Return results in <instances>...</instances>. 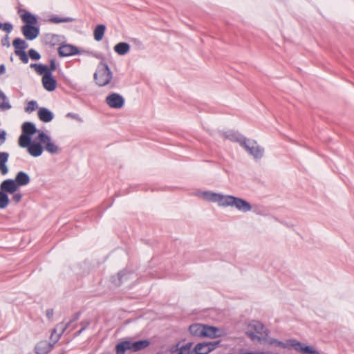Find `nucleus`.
Here are the masks:
<instances>
[{
    "instance_id": "f257e3e1",
    "label": "nucleus",
    "mask_w": 354,
    "mask_h": 354,
    "mask_svg": "<svg viewBox=\"0 0 354 354\" xmlns=\"http://www.w3.org/2000/svg\"><path fill=\"white\" fill-rule=\"evenodd\" d=\"M68 325L63 323L58 324L53 330L50 339V342L46 340L40 341L35 348L37 354H48L54 348L55 344L59 341L62 335L68 328Z\"/></svg>"
},
{
    "instance_id": "f03ea898",
    "label": "nucleus",
    "mask_w": 354,
    "mask_h": 354,
    "mask_svg": "<svg viewBox=\"0 0 354 354\" xmlns=\"http://www.w3.org/2000/svg\"><path fill=\"white\" fill-rule=\"evenodd\" d=\"M270 344L281 347L283 348H294L295 351L301 353V354H320L312 346L306 345L304 343L297 340L296 339H288L286 341V342L279 341L277 339H272L270 342Z\"/></svg>"
},
{
    "instance_id": "7ed1b4c3",
    "label": "nucleus",
    "mask_w": 354,
    "mask_h": 354,
    "mask_svg": "<svg viewBox=\"0 0 354 354\" xmlns=\"http://www.w3.org/2000/svg\"><path fill=\"white\" fill-rule=\"evenodd\" d=\"M189 330L193 336L197 337L216 338L221 335L218 328L198 323L190 325Z\"/></svg>"
},
{
    "instance_id": "20e7f679",
    "label": "nucleus",
    "mask_w": 354,
    "mask_h": 354,
    "mask_svg": "<svg viewBox=\"0 0 354 354\" xmlns=\"http://www.w3.org/2000/svg\"><path fill=\"white\" fill-rule=\"evenodd\" d=\"M113 77V73L106 62H100L93 75V79L97 85L100 87L108 85Z\"/></svg>"
},
{
    "instance_id": "39448f33",
    "label": "nucleus",
    "mask_w": 354,
    "mask_h": 354,
    "mask_svg": "<svg viewBox=\"0 0 354 354\" xmlns=\"http://www.w3.org/2000/svg\"><path fill=\"white\" fill-rule=\"evenodd\" d=\"M227 206L234 207L243 212H250L252 208L251 204L247 201L231 195H225L224 207Z\"/></svg>"
},
{
    "instance_id": "423d86ee",
    "label": "nucleus",
    "mask_w": 354,
    "mask_h": 354,
    "mask_svg": "<svg viewBox=\"0 0 354 354\" xmlns=\"http://www.w3.org/2000/svg\"><path fill=\"white\" fill-rule=\"evenodd\" d=\"M254 159H261L264 154V149L258 145L255 140L245 138L241 146Z\"/></svg>"
},
{
    "instance_id": "0eeeda50",
    "label": "nucleus",
    "mask_w": 354,
    "mask_h": 354,
    "mask_svg": "<svg viewBox=\"0 0 354 354\" xmlns=\"http://www.w3.org/2000/svg\"><path fill=\"white\" fill-rule=\"evenodd\" d=\"M37 139L44 145V149L51 154L59 152V149L55 143L51 142L50 137L44 131H39Z\"/></svg>"
},
{
    "instance_id": "6e6552de",
    "label": "nucleus",
    "mask_w": 354,
    "mask_h": 354,
    "mask_svg": "<svg viewBox=\"0 0 354 354\" xmlns=\"http://www.w3.org/2000/svg\"><path fill=\"white\" fill-rule=\"evenodd\" d=\"M198 195L206 201L217 203L219 206L224 207L225 195L210 191L200 192Z\"/></svg>"
},
{
    "instance_id": "1a4fd4ad",
    "label": "nucleus",
    "mask_w": 354,
    "mask_h": 354,
    "mask_svg": "<svg viewBox=\"0 0 354 354\" xmlns=\"http://www.w3.org/2000/svg\"><path fill=\"white\" fill-rule=\"evenodd\" d=\"M220 343V340L198 343L194 348V352L195 354H208L216 348Z\"/></svg>"
},
{
    "instance_id": "9d476101",
    "label": "nucleus",
    "mask_w": 354,
    "mask_h": 354,
    "mask_svg": "<svg viewBox=\"0 0 354 354\" xmlns=\"http://www.w3.org/2000/svg\"><path fill=\"white\" fill-rule=\"evenodd\" d=\"M49 62V66L42 64L32 63L30 65V67L34 68L39 75H41L43 73L53 74V71H55L57 68L55 60L54 59H50Z\"/></svg>"
},
{
    "instance_id": "9b49d317",
    "label": "nucleus",
    "mask_w": 354,
    "mask_h": 354,
    "mask_svg": "<svg viewBox=\"0 0 354 354\" xmlns=\"http://www.w3.org/2000/svg\"><path fill=\"white\" fill-rule=\"evenodd\" d=\"M106 103L113 109H119L124 106V97L117 93H113L109 95L105 99Z\"/></svg>"
},
{
    "instance_id": "f8f14e48",
    "label": "nucleus",
    "mask_w": 354,
    "mask_h": 354,
    "mask_svg": "<svg viewBox=\"0 0 354 354\" xmlns=\"http://www.w3.org/2000/svg\"><path fill=\"white\" fill-rule=\"evenodd\" d=\"M249 326L251 329H253L254 331H248L247 332V334L253 340H254L255 339H260V337L255 335L254 333L259 334L261 335L263 334H267L265 326L259 321H253L249 325Z\"/></svg>"
},
{
    "instance_id": "ddd939ff",
    "label": "nucleus",
    "mask_w": 354,
    "mask_h": 354,
    "mask_svg": "<svg viewBox=\"0 0 354 354\" xmlns=\"http://www.w3.org/2000/svg\"><path fill=\"white\" fill-rule=\"evenodd\" d=\"M21 32L27 40H34L39 35V28L36 26L24 24L21 26Z\"/></svg>"
},
{
    "instance_id": "4468645a",
    "label": "nucleus",
    "mask_w": 354,
    "mask_h": 354,
    "mask_svg": "<svg viewBox=\"0 0 354 354\" xmlns=\"http://www.w3.org/2000/svg\"><path fill=\"white\" fill-rule=\"evenodd\" d=\"M58 54L60 57H68L80 54L79 48L71 44L61 45L58 48Z\"/></svg>"
},
{
    "instance_id": "2eb2a0df",
    "label": "nucleus",
    "mask_w": 354,
    "mask_h": 354,
    "mask_svg": "<svg viewBox=\"0 0 354 354\" xmlns=\"http://www.w3.org/2000/svg\"><path fill=\"white\" fill-rule=\"evenodd\" d=\"M64 39V37L53 34V33H47L44 37V43L45 45L53 48L55 46L61 44L62 42V39Z\"/></svg>"
},
{
    "instance_id": "dca6fc26",
    "label": "nucleus",
    "mask_w": 354,
    "mask_h": 354,
    "mask_svg": "<svg viewBox=\"0 0 354 354\" xmlns=\"http://www.w3.org/2000/svg\"><path fill=\"white\" fill-rule=\"evenodd\" d=\"M41 79L44 88L48 91H53L57 87V81L53 77V74L43 73Z\"/></svg>"
},
{
    "instance_id": "f3484780",
    "label": "nucleus",
    "mask_w": 354,
    "mask_h": 354,
    "mask_svg": "<svg viewBox=\"0 0 354 354\" xmlns=\"http://www.w3.org/2000/svg\"><path fill=\"white\" fill-rule=\"evenodd\" d=\"M19 186L13 179L4 180L0 185V189L6 194H15Z\"/></svg>"
},
{
    "instance_id": "a211bd4d",
    "label": "nucleus",
    "mask_w": 354,
    "mask_h": 354,
    "mask_svg": "<svg viewBox=\"0 0 354 354\" xmlns=\"http://www.w3.org/2000/svg\"><path fill=\"white\" fill-rule=\"evenodd\" d=\"M19 12H21L20 17L21 20L26 23V24H30L35 26L37 24L38 20L35 15L26 10H19Z\"/></svg>"
},
{
    "instance_id": "6ab92c4d",
    "label": "nucleus",
    "mask_w": 354,
    "mask_h": 354,
    "mask_svg": "<svg viewBox=\"0 0 354 354\" xmlns=\"http://www.w3.org/2000/svg\"><path fill=\"white\" fill-rule=\"evenodd\" d=\"M223 135L226 139H228L232 142L239 143L241 147L246 138L245 136L240 133L232 131L230 132H225Z\"/></svg>"
},
{
    "instance_id": "aec40b11",
    "label": "nucleus",
    "mask_w": 354,
    "mask_h": 354,
    "mask_svg": "<svg viewBox=\"0 0 354 354\" xmlns=\"http://www.w3.org/2000/svg\"><path fill=\"white\" fill-rule=\"evenodd\" d=\"M37 115L39 120L44 122H50L54 117L53 112L45 107L39 108Z\"/></svg>"
},
{
    "instance_id": "412c9836",
    "label": "nucleus",
    "mask_w": 354,
    "mask_h": 354,
    "mask_svg": "<svg viewBox=\"0 0 354 354\" xmlns=\"http://www.w3.org/2000/svg\"><path fill=\"white\" fill-rule=\"evenodd\" d=\"M28 151L33 157L40 156L44 151L42 142H40L39 140L37 142H33L32 145L29 146Z\"/></svg>"
},
{
    "instance_id": "4be33fe9",
    "label": "nucleus",
    "mask_w": 354,
    "mask_h": 354,
    "mask_svg": "<svg viewBox=\"0 0 354 354\" xmlns=\"http://www.w3.org/2000/svg\"><path fill=\"white\" fill-rule=\"evenodd\" d=\"M150 345V341L148 339H140L138 341H131V352H138L145 349Z\"/></svg>"
},
{
    "instance_id": "5701e85b",
    "label": "nucleus",
    "mask_w": 354,
    "mask_h": 354,
    "mask_svg": "<svg viewBox=\"0 0 354 354\" xmlns=\"http://www.w3.org/2000/svg\"><path fill=\"white\" fill-rule=\"evenodd\" d=\"M22 133L24 135H26L32 137L35 133L37 131L39 132L36 128V126L34 123L31 122H26L22 125Z\"/></svg>"
},
{
    "instance_id": "b1692460",
    "label": "nucleus",
    "mask_w": 354,
    "mask_h": 354,
    "mask_svg": "<svg viewBox=\"0 0 354 354\" xmlns=\"http://www.w3.org/2000/svg\"><path fill=\"white\" fill-rule=\"evenodd\" d=\"M15 180L18 186H24L30 183V178L28 174L20 171L17 174Z\"/></svg>"
},
{
    "instance_id": "393cba45",
    "label": "nucleus",
    "mask_w": 354,
    "mask_h": 354,
    "mask_svg": "<svg viewBox=\"0 0 354 354\" xmlns=\"http://www.w3.org/2000/svg\"><path fill=\"white\" fill-rule=\"evenodd\" d=\"M127 351H131L130 340L122 341L116 344V346H115L116 354H125Z\"/></svg>"
},
{
    "instance_id": "a878e982",
    "label": "nucleus",
    "mask_w": 354,
    "mask_h": 354,
    "mask_svg": "<svg viewBox=\"0 0 354 354\" xmlns=\"http://www.w3.org/2000/svg\"><path fill=\"white\" fill-rule=\"evenodd\" d=\"M9 158L8 152H0V171L2 175H6L8 172V168L6 165Z\"/></svg>"
},
{
    "instance_id": "bb28decb",
    "label": "nucleus",
    "mask_w": 354,
    "mask_h": 354,
    "mask_svg": "<svg viewBox=\"0 0 354 354\" xmlns=\"http://www.w3.org/2000/svg\"><path fill=\"white\" fill-rule=\"evenodd\" d=\"M130 45L127 42H120L114 46V50L120 55H124L130 50Z\"/></svg>"
},
{
    "instance_id": "cd10ccee",
    "label": "nucleus",
    "mask_w": 354,
    "mask_h": 354,
    "mask_svg": "<svg viewBox=\"0 0 354 354\" xmlns=\"http://www.w3.org/2000/svg\"><path fill=\"white\" fill-rule=\"evenodd\" d=\"M106 30V26L104 24L97 25L93 31L94 39L97 41H100L102 39Z\"/></svg>"
},
{
    "instance_id": "c85d7f7f",
    "label": "nucleus",
    "mask_w": 354,
    "mask_h": 354,
    "mask_svg": "<svg viewBox=\"0 0 354 354\" xmlns=\"http://www.w3.org/2000/svg\"><path fill=\"white\" fill-rule=\"evenodd\" d=\"M12 46L15 48V50H24L28 48V45L26 41L21 38H15L12 41Z\"/></svg>"
},
{
    "instance_id": "c756f323",
    "label": "nucleus",
    "mask_w": 354,
    "mask_h": 354,
    "mask_svg": "<svg viewBox=\"0 0 354 354\" xmlns=\"http://www.w3.org/2000/svg\"><path fill=\"white\" fill-rule=\"evenodd\" d=\"M32 137L21 134L19 138V145L22 148L28 149L29 146L32 145Z\"/></svg>"
},
{
    "instance_id": "7c9ffc66",
    "label": "nucleus",
    "mask_w": 354,
    "mask_h": 354,
    "mask_svg": "<svg viewBox=\"0 0 354 354\" xmlns=\"http://www.w3.org/2000/svg\"><path fill=\"white\" fill-rule=\"evenodd\" d=\"M10 202L8 194L0 189V209L6 208Z\"/></svg>"
},
{
    "instance_id": "2f4dec72",
    "label": "nucleus",
    "mask_w": 354,
    "mask_h": 354,
    "mask_svg": "<svg viewBox=\"0 0 354 354\" xmlns=\"http://www.w3.org/2000/svg\"><path fill=\"white\" fill-rule=\"evenodd\" d=\"M50 22L54 24H59V23H66V22H72L74 21L73 18L71 17H59L57 16H53L48 19Z\"/></svg>"
},
{
    "instance_id": "473e14b6",
    "label": "nucleus",
    "mask_w": 354,
    "mask_h": 354,
    "mask_svg": "<svg viewBox=\"0 0 354 354\" xmlns=\"http://www.w3.org/2000/svg\"><path fill=\"white\" fill-rule=\"evenodd\" d=\"M15 53L16 55L19 57V59L24 64H27L29 61L28 56L27 53L24 50H15Z\"/></svg>"
},
{
    "instance_id": "72a5a7b5",
    "label": "nucleus",
    "mask_w": 354,
    "mask_h": 354,
    "mask_svg": "<svg viewBox=\"0 0 354 354\" xmlns=\"http://www.w3.org/2000/svg\"><path fill=\"white\" fill-rule=\"evenodd\" d=\"M37 109V103L35 100L30 101L28 103L27 106L25 108V111L27 113H31Z\"/></svg>"
},
{
    "instance_id": "f704fd0d",
    "label": "nucleus",
    "mask_w": 354,
    "mask_h": 354,
    "mask_svg": "<svg viewBox=\"0 0 354 354\" xmlns=\"http://www.w3.org/2000/svg\"><path fill=\"white\" fill-rule=\"evenodd\" d=\"M28 55L33 60H39L41 58L40 54L33 48L28 50Z\"/></svg>"
},
{
    "instance_id": "c9c22d12",
    "label": "nucleus",
    "mask_w": 354,
    "mask_h": 354,
    "mask_svg": "<svg viewBox=\"0 0 354 354\" xmlns=\"http://www.w3.org/2000/svg\"><path fill=\"white\" fill-rule=\"evenodd\" d=\"M12 201L16 203H18L21 201L22 198V194L20 192H15V194H12Z\"/></svg>"
},
{
    "instance_id": "e433bc0d",
    "label": "nucleus",
    "mask_w": 354,
    "mask_h": 354,
    "mask_svg": "<svg viewBox=\"0 0 354 354\" xmlns=\"http://www.w3.org/2000/svg\"><path fill=\"white\" fill-rule=\"evenodd\" d=\"M1 28H3V30H5L7 33H10L12 31L13 26L10 23L6 22L3 24Z\"/></svg>"
},
{
    "instance_id": "4c0bfd02",
    "label": "nucleus",
    "mask_w": 354,
    "mask_h": 354,
    "mask_svg": "<svg viewBox=\"0 0 354 354\" xmlns=\"http://www.w3.org/2000/svg\"><path fill=\"white\" fill-rule=\"evenodd\" d=\"M81 326H82V328L81 329L77 332V335H80L83 330H84L90 324V322H82L80 323Z\"/></svg>"
},
{
    "instance_id": "58836bf2",
    "label": "nucleus",
    "mask_w": 354,
    "mask_h": 354,
    "mask_svg": "<svg viewBox=\"0 0 354 354\" xmlns=\"http://www.w3.org/2000/svg\"><path fill=\"white\" fill-rule=\"evenodd\" d=\"M192 347V343L188 342V343L185 344V345L182 346L180 348L186 351L189 354H191L192 353V351H191Z\"/></svg>"
},
{
    "instance_id": "ea45409f",
    "label": "nucleus",
    "mask_w": 354,
    "mask_h": 354,
    "mask_svg": "<svg viewBox=\"0 0 354 354\" xmlns=\"http://www.w3.org/2000/svg\"><path fill=\"white\" fill-rule=\"evenodd\" d=\"M6 139V133L4 130L0 129V145L3 144Z\"/></svg>"
},
{
    "instance_id": "a19ab883",
    "label": "nucleus",
    "mask_w": 354,
    "mask_h": 354,
    "mask_svg": "<svg viewBox=\"0 0 354 354\" xmlns=\"http://www.w3.org/2000/svg\"><path fill=\"white\" fill-rule=\"evenodd\" d=\"M80 317V312H77L75 314H74V315L73 316V318L70 320V322H68L66 325H68V328L70 326V324L73 322H75L77 321V319H79Z\"/></svg>"
},
{
    "instance_id": "79ce46f5",
    "label": "nucleus",
    "mask_w": 354,
    "mask_h": 354,
    "mask_svg": "<svg viewBox=\"0 0 354 354\" xmlns=\"http://www.w3.org/2000/svg\"><path fill=\"white\" fill-rule=\"evenodd\" d=\"M1 44L3 46H7V47L10 46V41H9V37H8V35H6L3 38H2Z\"/></svg>"
},
{
    "instance_id": "37998d69",
    "label": "nucleus",
    "mask_w": 354,
    "mask_h": 354,
    "mask_svg": "<svg viewBox=\"0 0 354 354\" xmlns=\"http://www.w3.org/2000/svg\"><path fill=\"white\" fill-rule=\"evenodd\" d=\"M0 107L3 110H8L11 109V105L8 102H3L1 104H0Z\"/></svg>"
},
{
    "instance_id": "c03bdc74",
    "label": "nucleus",
    "mask_w": 354,
    "mask_h": 354,
    "mask_svg": "<svg viewBox=\"0 0 354 354\" xmlns=\"http://www.w3.org/2000/svg\"><path fill=\"white\" fill-rule=\"evenodd\" d=\"M66 117L81 121V119L80 118L79 115L73 113H68Z\"/></svg>"
},
{
    "instance_id": "a18cd8bd",
    "label": "nucleus",
    "mask_w": 354,
    "mask_h": 354,
    "mask_svg": "<svg viewBox=\"0 0 354 354\" xmlns=\"http://www.w3.org/2000/svg\"><path fill=\"white\" fill-rule=\"evenodd\" d=\"M53 309H48L46 310V317L48 319H51L53 317Z\"/></svg>"
},
{
    "instance_id": "49530a36",
    "label": "nucleus",
    "mask_w": 354,
    "mask_h": 354,
    "mask_svg": "<svg viewBox=\"0 0 354 354\" xmlns=\"http://www.w3.org/2000/svg\"><path fill=\"white\" fill-rule=\"evenodd\" d=\"M178 346H179V344H177L176 345L173 346L170 348V352L174 353H176V351H178V350H179Z\"/></svg>"
},
{
    "instance_id": "de8ad7c7",
    "label": "nucleus",
    "mask_w": 354,
    "mask_h": 354,
    "mask_svg": "<svg viewBox=\"0 0 354 354\" xmlns=\"http://www.w3.org/2000/svg\"><path fill=\"white\" fill-rule=\"evenodd\" d=\"M239 354H266V353L264 352L245 351V352H242Z\"/></svg>"
},
{
    "instance_id": "09e8293b",
    "label": "nucleus",
    "mask_w": 354,
    "mask_h": 354,
    "mask_svg": "<svg viewBox=\"0 0 354 354\" xmlns=\"http://www.w3.org/2000/svg\"><path fill=\"white\" fill-rule=\"evenodd\" d=\"M95 57L97 59H101V62H105V57L101 54H97Z\"/></svg>"
},
{
    "instance_id": "8fccbe9b",
    "label": "nucleus",
    "mask_w": 354,
    "mask_h": 354,
    "mask_svg": "<svg viewBox=\"0 0 354 354\" xmlns=\"http://www.w3.org/2000/svg\"><path fill=\"white\" fill-rule=\"evenodd\" d=\"M6 72V66L4 64H1L0 65V75H2L3 73H5Z\"/></svg>"
},
{
    "instance_id": "3c124183",
    "label": "nucleus",
    "mask_w": 354,
    "mask_h": 354,
    "mask_svg": "<svg viewBox=\"0 0 354 354\" xmlns=\"http://www.w3.org/2000/svg\"><path fill=\"white\" fill-rule=\"evenodd\" d=\"M0 99H2L3 100H6V95L4 94V93L3 91H1L0 90Z\"/></svg>"
},
{
    "instance_id": "603ef678",
    "label": "nucleus",
    "mask_w": 354,
    "mask_h": 354,
    "mask_svg": "<svg viewBox=\"0 0 354 354\" xmlns=\"http://www.w3.org/2000/svg\"><path fill=\"white\" fill-rule=\"evenodd\" d=\"M178 354H189V353H187L186 351L182 349L181 348H179Z\"/></svg>"
},
{
    "instance_id": "864d4df0",
    "label": "nucleus",
    "mask_w": 354,
    "mask_h": 354,
    "mask_svg": "<svg viewBox=\"0 0 354 354\" xmlns=\"http://www.w3.org/2000/svg\"><path fill=\"white\" fill-rule=\"evenodd\" d=\"M124 274L123 273V272H118V277H119V279H120V281H122V279H123V277H124Z\"/></svg>"
},
{
    "instance_id": "5fc2aeb1",
    "label": "nucleus",
    "mask_w": 354,
    "mask_h": 354,
    "mask_svg": "<svg viewBox=\"0 0 354 354\" xmlns=\"http://www.w3.org/2000/svg\"><path fill=\"white\" fill-rule=\"evenodd\" d=\"M3 24L0 21V29L2 28Z\"/></svg>"
}]
</instances>
